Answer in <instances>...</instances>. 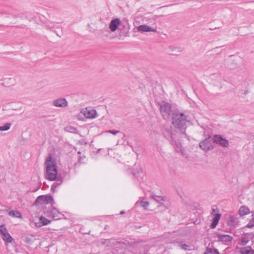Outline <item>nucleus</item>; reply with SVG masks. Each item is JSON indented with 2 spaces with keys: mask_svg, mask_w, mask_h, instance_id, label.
I'll use <instances>...</instances> for the list:
<instances>
[{
  "mask_svg": "<svg viewBox=\"0 0 254 254\" xmlns=\"http://www.w3.org/2000/svg\"><path fill=\"white\" fill-rule=\"evenodd\" d=\"M46 167V178L50 181L56 180L57 176V166L55 161L50 154L45 162Z\"/></svg>",
  "mask_w": 254,
  "mask_h": 254,
  "instance_id": "nucleus-1",
  "label": "nucleus"
},
{
  "mask_svg": "<svg viewBox=\"0 0 254 254\" xmlns=\"http://www.w3.org/2000/svg\"><path fill=\"white\" fill-rule=\"evenodd\" d=\"M172 124L174 127L180 130H185L186 123L189 121L188 117L183 113L175 112L172 116Z\"/></svg>",
  "mask_w": 254,
  "mask_h": 254,
  "instance_id": "nucleus-2",
  "label": "nucleus"
},
{
  "mask_svg": "<svg viewBox=\"0 0 254 254\" xmlns=\"http://www.w3.org/2000/svg\"><path fill=\"white\" fill-rule=\"evenodd\" d=\"M160 111L165 120H169L171 116H173V114L174 113L173 112L171 105L165 102H162L160 104Z\"/></svg>",
  "mask_w": 254,
  "mask_h": 254,
  "instance_id": "nucleus-3",
  "label": "nucleus"
},
{
  "mask_svg": "<svg viewBox=\"0 0 254 254\" xmlns=\"http://www.w3.org/2000/svg\"><path fill=\"white\" fill-rule=\"evenodd\" d=\"M164 134L166 138H170L171 143L174 146L176 151L182 152V145L181 143L177 142V141L174 139V137H173L170 130H166V132H164Z\"/></svg>",
  "mask_w": 254,
  "mask_h": 254,
  "instance_id": "nucleus-4",
  "label": "nucleus"
},
{
  "mask_svg": "<svg viewBox=\"0 0 254 254\" xmlns=\"http://www.w3.org/2000/svg\"><path fill=\"white\" fill-rule=\"evenodd\" d=\"M0 233L2 235V239L6 243L11 242L12 238L8 233L5 225H1L0 226Z\"/></svg>",
  "mask_w": 254,
  "mask_h": 254,
  "instance_id": "nucleus-5",
  "label": "nucleus"
},
{
  "mask_svg": "<svg viewBox=\"0 0 254 254\" xmlns=\"http://www.w3.org/2000/svg\"><path fill=\"white\" fill-rule=\"evenodd\" d=\"M199 147L204 151H207L213 148L211 139L210 137L206 138L199 143Z\"/></svg>",
  "mask_w": 254,
  "mask_h": 254,
  "instance_id": "nucleus-6",
  "label": "nucleus"
},
{
  "mask_svg": "<svg viewBox=\"0 0 254 254\" xmlns=\"http://www.w3.org/2000/svg\"><path fill=\"white\" fill-rule=\"evenodd\" d=\"M213 141L220 145L224 147H227L229 145V142L227 139L224 138L222 136L219 134H216L213 137Z\"/></svg>",
  "mask_w": 254,
  "mask_h": 254,
  "instance_id": "nucleus-7",
  "label": "nucleus"
},
{
  "mask_svg": "<svg viewBox=\"0 0 254 254\" xmlns=\"http://www.w3.org/2000/svg\"><path fill=\"white\" fill-rule=\"evenodd\" d=\"M254 238V234L253 233H248L243 234L240 240L239 244L242 246L246 245L250 241H253Z\"/></svg>",
  "mask_w": 254,
  "mask_h": 254,
  "instance_id": "nucleus-8",
  "label": "nucleus"
},
{
  "mask_svg": "<svg viewBox=\"0 0 254 254\" xmlns=\"http://www.w3.org/2000/svg\"><path fill=\"white\" fill-rule=\"evenodd\" d=\"M52 105L56 107L65 108L67 106L68 102L65 98H60L54 100Z\"/></svg>",
  "mask_w": 254,
  "mask_h": 254,
  "instance_id": "nucleus-9",
  "label": "nucleus"
},
{
  "mask_svg": "<svg viewBox=\"0 0 254 254\" xmlns=\"http://www.w3.org/2000/svg\"><path fill=\"white\" fill-rule=\"evenodd\" d=\"M52 200L53 198L51 196L40 195L36 198L35 203H40L41 204H48Z\"/></svg>",
  "mask_w": 254,
  "mask_h": 254,
  "instance_id": "nucleus-10",
  "label": "nucleus"
},
{
  "mask_svg": "<svg viewBox=\"0 0 254 254\" xmlns=\"http://www.w3.org/2000/svg\"><path fill=\"white\" fill-rule=\"evenodd\" d=\"M121 24V21L119 18H115L110 22L109 28L112 32L115 31Z\"/></svg>",
  "mask_w": 254,
  "mask_h": 254,
  "instance_id": "nucleus-11",
  "label": "nucleus"
},
{
  "mask_svg": "<svg viewBox=\"0 0 254 254\" xmlns=\"http://www.w3.org/2000/svg\"><path fill=\"white\" fill-rule=\"evenodd\" d=\"M83 114L86 118L93 119L96 118L97 113L95 110L86 108L83 111Z\"/></svg>",
  "mask_w": 254,
  "mask_h": 254,
  "instance_id": "nucleus-12",
  "label": "nucleus"
},
{
  "mask_svg": "<svg viewBox=\"0 0 254 254\" xmlns=\"http://www.w3.org/2000/svg\"><path fill=\"white\" fill-rule=\"evenodd\" d=\"M137 30L139 32H156V29H154L147 25H141L137 27Z\"/></svg>",
  "mask_w": 254,
  "mask_h": 254,
  "instance_id": "nucleus-13",
  "label": "nucleus"
},
{
  "mask_svg": "<svg viewBox=\"0 0 254 254\" xmlns=\"http://www.w3.org/2000/svg\"><path fill=\"white\" fill-rule=\"evenodd\" d=\"M51 216L55 220H59L62 219L63 215L61 214L58 210L54 208L50 211Z\"/></svg>",
  "mask_w": 254,
  "mask_h": 254,
  "instance_id": "nucleus-14",
  "label": "nucleus"
},
{
  "mask_svg": "<svg viewBox=\"0 0 254 254\" xmlns=\"http://www.w3.org/2000/svg\"><path fill=\"white\" fill-rule=\"evenodd\" d=\"M218 240L222 242H231L233 240V237L228 235L219 234L218 236Z\"/></svg>",
  "mask_w": 254,
  "mask_h": 254,
  "instance_id": "nucleus-15",
  "label": "nucleus"
},
{
  "mask_svg": "<svg viewBox=\"0 0 254 254\" xmlns=\"http://www.w3.org/2000/svg\"><path fill=\"white\" fill-rule=\"evenodd\" d=\"M39 220L40 222L38 223H36L35 224L36 226L38 227H40L44 225H48L51 223L50 220H49L48 219L45 218L43 216H41L40 217Z\"/></svg>",
  "mask_w": 254,
  "mask_h": 254,
  "instance_id": "nucleus-16",
  "label": "nucleus"
},
{
  "mask_svg": "<svg viewBox=\"0 0 254 254\" xmlns=\"http://www.w3.org/2000/svg\"><path fill=\"white\" fill-rule=\"evenodd\" d=\"M241 254H254V251L251 246L241 248L240 250Z\"/></svg>",
  "mask_w": 254,
  "mask_h": 254,
  "instance_id": "nucleus-17",
  "label": "nucleus"
},
{
  "mask_svg": "<svg viewBox=\"0 0 254 254\" xmlns=\"http://www.w3.org/2000/svg\"><path fill=\"white\" fill-rule=\"evenodd\" d=\"M250 212V211L249 207L245 205L241 206L239 210V214L241 216L249 214Z\"/></svg>",
  "mask_w": 254,
  "mask_h": 254,
  "instance_id": "nucleus-18",
  "label": "nucleus"
},
{
  "mask_svg": "<svg viewBox=\"0 0 254 254\" xmlns=\"http://www.w3.org/2000/svg\"><path fill=\"white\" fill-rule=\"evenodd\" d=\"M220 217L221 215L219 214H217L215 215L210 226L212 229H214L216 227L219 222Z\"/></svg>",
  "mask_w": 254,
  "mask_h": 254,
  "instance_id": "nucleus-19",
  "label": "nucleus"
},
{
  "mask_svg": "<svg viewBox=\"0 0 254 254\" xmlns=\"http://www.w3.org/2000/svg\"><path fill=\"white\" fill-rule=\"evenodd\" d=\"M204 254H219L218 251L213 247L207 248Z\"/></svg>",
  "mask_w": 254,
  "mask_h": 254,
  "instance_id": "nucleus-20",
  "label": "nucleus"
},
{
  "mask_svg": "<svg viewBox=\"0 0 254 254\" xmlns=\"http://www.w3.org/2000/svg\"><path fill=\"white\" fill-rule=\"evenodd\" d=\"M8 215L10 216L16 217V218H22V215L20 212L17 211H10L8 213Z\"/></svg>",
  "mask_w": 254,
  "mask_h": 254,
  "instance_id": "nucleus-21",
  "label": "nucleus"
},
{
  "mask_svg": "<svg viewBox=\"0 0 254 254\" xmlns=\"http://www.w3.org/2000/svg\"><path fill=\"white\" fill-rule=\"evenodd\" d=\"M178 246L182 249L184 250L185 251H190L192 250L191 248V246L190 245L183 244L182 242L179 243Z\"/></svg>",
  "mask_w": 254,
  "mask_h": 254,
  "instance_id": "nucleus-22",
  "label": "nucleus"
},
{
  "mask_svg": "<svg viewBox=\"0 0 254 254\" xmlns=\"http://www.w3.org/2000/svg\"><path fill=\"white\" fill-rule=\"evenodd\" d=\"M11 126V124L9 123H6L4 125L0 127V131L8 130Z\"/></svg>",
  "mask_w": 254,
  "mask_h": 254,
  "instance_id": "nucleus-23",
  "label": "nucleus"
},
{
  "mask_svg": "<svg viewBox=\"0 0 254 254\" xmlns=\"http://www.w3.org/2000/svg\"><path fill=\"white\" fill-rule=\"evenodd\" d=\"M65 130L66 131L71 133H76L77 130V129L71 126H67L65 127Z\"/></svg>",
  "mask_w": 254,
  "mask_h": 254,
  "instance_id": "nucleus-24",
  "label": "nucleus"
},
{
  "mask_svg": "<svg viewBox=\"0 0 254 254\" xmlns=\"http://www.w3.org/2000/svg\"><path fill=\"white\" fill-rule=\"evenodd\" d=\"M11 80H13V79L12 78H4L3 79V82L2 83V84H3V85L5 86H9V81Z\"/></svg>",
  "mask_w": 254,
  "mask_h": 254,
  "instance_id": "nucleus-25",
  "label": "nucleus"
},
{
  "mask_svg": "<svg viewBox=\"0 0 254 254\" xmlns=\"http://www.w3.org/2000/svg\"><path fill=\"white\" fill-rule=\"evenodd\" d=\"M254 227V217L251 220V221L249 222V223L247 225L246 227L249 228H251Z\"/></svg>",
  "mask_w": 254,
  "mask_h": 254,
  "instance_id": "nucleus-26",
  "label": "nucleus"
},
{
  "mask_svg": "<svg viewBox=\"0 0 254 254\" xmlns=\"http://www.w3.org/2000/svg\"><path fill=\"white\" fill-rule=\"evenodd\" d=\"M141 206L143 207L144 209H147V208L149 206V203L148 201H141L140 202Z\"/></svg>",
  "mask_w": 254,
  "mask_h": 254,
  "instance_id": "nucleus-27",
  "label": "nucleus"
},
{
  "mask_svg": "<svg viewBox=\"0 0 254 254\" xmlns=\"http://www.w3.org/2000/svg\"><path fill=\"white\" fill-rule=\"evenodd\" d=\"M107 132L112 133L114 135H116L118 133L120 132L119 130H109L106 131Z\"/></svg>",
  "mask_w": 254,
  "mask_h": 254,
  "instance_id": "nucleus-28",
  "label": "nucleus"
},
{
  "mask_svg": "<svg viewBox=\"0 0 254 254\" xmlns=\"http://www.w3.org/2000/svg\"><path fill=\"white\" fill-rule=\"evenodd\" d=\"M84 157H80L79 158H78V163H75V167H77L78 166V164L79 163H83V160L84 159Z\"/></svg>",
  "mask_w": 254,
  "mask_h": 254,
  "instance_id": "nucleus-29",
  "label": "nucleus"
},
{
  "mask_svg": "<svg viewBox=\"0 0 254 254\" xmlns=\"http://www.w3.org/2000/svg\"><path fill=\"white\" fill-rule=\"evenodd\" d=\"M61 184V183H55L51 187V189L53 190L55 188H56L57 186L60 185Z\"/></svg>",
  "mask_w": 254,
  "mask_h": 254,
  "instance_id": "nucleus-30",
  "label": "nucleus"
},
{
  "mask_svg": "<svg viewBox=\"0 0 254 254\" xmlns=\"http://www.w3.org/2000/svg\"><path fill=\"white\" fill-rule=\"evenodd\" d=\"M154 199L155 200H156L157 201H159L160 200H163V199L161 197H159V196L154 197Z\"/></svg>",
  "mask_w": 254,
  "mask_h": 254,
  "instance_id": "nucleus-31",
  "label": "nucleus"
},
{
  "mask_svg": "<svg viewBox=\"0 0 254 254\" xmlns=\"http://www.w3.org/2000/svg\"><path fill=\"white\" fill-rule=\"evenodd\" d=\"M124 213H125V211H121V212H120V214H124Z\"/></svg>",
  "mask_w": 254,
  "mask_h": 254,
  "instance_id": "nucleus-32",
  "label": "nucleus"
},
{
  "mask_svg": "<svg viewBox=\"0 0 254 254\" xmlns=\"http://www.w3.org/2000/svg\"><path fill=\"white\" fill-rule=\"evenodd\" d=\"M106 241L108 242H111V240H106Z\"/></svg>",
  "mask_w": 254,
  "mask_h": 254,
  "instance_id": "nucleus-33",
  "label": "nucleus"
},
{
  "mask_svg": "<svg viewBox=\"0 0 254 254\" xmlns=\"http://www.w3.org/2000/svg\"><path fill=\"white\" fill-rule=\"evenodd\" d=\"M78 154H80V151H79V152H78Z\"/></svg>",
  "mask_w": 254,
  "mask_h": 254,
  "instance_id": "nucleus-34",
  "label": "nucleus"
}]
</instances>
